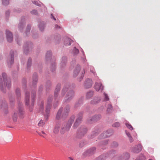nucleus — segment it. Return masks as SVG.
I'll return each instance as SVG.
<instances>
[{
  "label": "nucleus",
  "mask_w": 160,
  "mask_h": 160,
  "mask_svg": "<svg viewBox=\"0 0 160 160\" xmlns=\"http://www.w3.org/2000/svg\"><path fill=\"white\" fill-rule=\"evenodd\" d=\"M69 110V106H67L63 112L61 116V113L62 111V108H60L58 110L56 116V118L57 119H59L62 116V117H65L68 115Z\"/></svg>",
  "instance_id": "f257e3e1"
},
{
  "label": "nucleus",
  "mask_w": 160,
  "mask_h": 160,
  "mask_svg": "<svg viewBox=\"0 0 160 160\" xmlns=\"http://www.w3.org/2000/svg\"><path fill=\"white\" fill-rule=\"evenodd\" d=\"M74 119V116L72 117L70 119V121L65 126H63L61 129V132L62 134H63L65 132L69 130L72 123V122Z\"/></svg>",
  "instance_id": "f03ea898"
},
{
  "label": "nucleus",
  "mask_w": 160,
  "mask_h": 160,
  "mask_svg": "<svg viewBox=\"0 0 160 160\" xmlns=\"http://www.w3.org/2000/svg\"><path fill=\"white\" fill-rule=\"evenodd\" d=\"M2 76L3 78V79L4 82L5 84H6V87L8 88H9L11 85V81L10 79H6V74L5 73H3L2 74Z\"/></svg>",
  "instance_id": "7ed1b4c3"
},
{
  "label": "nucleus",
  "mask_w": 160,
  "mask_h": 160,
  "mask_svg": "<svg viewBox=\"0 0 160 160\" xmlns=\"http://www.w3.org/2000/svg\"><path fill=\"white\" fill-rule=\"evenodd\" d=\"M6 37L8 42H11L13 40V36L12 33L9 31H6Z\"/></svg>",
  "instance_id": "20e7f679"
},
{
  "label": "nucleus",
  "mask_w": 160,
  "mask_h": 160,
  "mask_svg": "<svg viewBox=\"0 0 160 160\" xmlns=\"http://www.w3.org/2000/svg\"><path fill=\"white\" fill-rule=\"evenodd\" d=\"M92 85V81L91 79H87L85 81L84 83L85 88H91Z\"/></svg>",
  "instance_id": "39448f33"
},
{
  "label": "nucleus",
  "mask_w": 160,
  "mask_h": 160,
  "mask_svg": "<svg viewBox=\"0 0 160 160\" xmlns=\"http://www.w3.org/2000/svg\"><path fill=\"white\" fill-rule=\"evenodd\" d=\"M94 88L97 91H98L101 89L102 91L103 89V87L102 86L101 83L97 82L95 84Z\"/></svg>",
  "instance_id": "423d86ee"
},
{
  "label": "nucleus",
  "mask_w": 160,
  "mask_h": 160,
  "mask_svg": "<svg viewBox=\"0 0 160 160\" xmlns=\"http://www.w3.org/2000/svg\"><path fill=\"white\" fill-rule=\"evenodd\" d=\"M142 146L140 144H139L135 146L133 149L132 150L134 152L138 153L142 150Z\"/></svg>",
  "instance_id": "0eeeda50"
},
{
  "label": "nucleus",
  "mask_w": 160,
  "mask_h": 160,
  "mask_svg": "<svg viewBox=\"0 0 160 160\" xmlns=\"http://www.w3.org/2000/svg\"><path fill=\"white\" fill-rule=\"evenodd\" d=\"M80 116L77 118L76 121L74 124V128L77 127L79 124L81 122V121L82 120V113H80Z\"/></svg>",
  "instance_id": "6e6552de"
},
{
  "label": "nucleus",
  "mask_w": 160,
  "mask_h": 160,
  "mask_svg": "<svg viewBox=\"0 0 160 160\" xmlns=\"http://www.w3.org/2000/svg\"><path fill=\"white\" fill-rule=\"evenodd\" d=\"M74 92L72 91H70L67 94L66 99L67 100H69L71 99L74 96Z\"/></svg>",
  "instance_id": "1a4fd4ad"
},
{
  "label": "nucleus",
  "mask_w": 160,
  "mask_h": 160,
  "mask_svg": "<svg viewBox=\"0 0 160 160\" xmlns=\"http://www.w3.org/2000/svg\"><path fill=\"white\" fill-rule=\"evenodd\" d=\"M60 127V125L59 123L56 125L53 130L54 133L55 134L58 133L59 131Z\"/></svg>",
  "instance_id": "9d476101"
},
{
  "label": "nucleus",
  "mask_w": 160,
  "mask_h": 160,
  "mask_svg": "<svg viewBox=\"0 0 160 160\" xmlns=\"http://www.w3.org/2000/svg\"><path fill=\"white\" fill-rule=\"evenodd\" d=\"M29 93L26 92L25 94V102L26 105H28L29 104Z\"/></svg>",
  "instance_id": "9b49d317"
},
{
  "label": "nucleus",
  "mask_w": 160,
  "mask_h": 160,
  "mask_svg": "<svg viewBox=\"0 0 160 160\" xmlns=\"http://www.w3.org/2000/svg\"><path fill=\"white\" fill-rule=\"evenodd\" d=\"M101 118V116L99 115H95L91 119V122H95Z\"/></svg>",
  "instance_id": "f8f14e48"
},
{
  "label": "nucleus",
  "mask_w": 160,
  "mask_h": 160,
  "mask_svg": "<svg viewBox=\"0 0 160 160\" xmlns=\"http://www.w3.org/2000/svg\"><path fill=\"white\" fill-rule=\"evenodd\" d=\"M72 41L69 38H67L65 41L64 44L66 46L70 45Z\"/></svg>",
  "instance_id": "ddd939ff"
},
{
  "label": "nucleus",
  "mask_w": 160,
  "mask_h": 160,
  "mask_svg": "<svg viewBox=\"0 0 160 160\" xmlns=\"http://www.w3.org/2000/svg\"><path fill=\"white\" fill-rule=\"evenodd\" d=\"M80 70V67L79 66L77 67L74 72L73 75L74 77L76 76L79 73Z\"/></svg>",
  "instance_id": "4468645a"
},
{
  "label": "nucleus",
  "mask_w": 160,
  "mask_h": 160,
  "mask_svg": "<svg viewBox=\"0 0 160 160\" xmlns=\"http://www.w3.org/2000/svg\"><path fill=\"white\" fill-rule=\"evenodd\" d=\"M60 89V85H58L55 90V94H54V96L55 97H57V96L58 92V91H59Z\"/></svg>",
  "instance_id": "2eb2a0df"
},
{
  "label": "nucleus",
  "mask_w": 160,
  "mask_h": 160,
  "mask_svg": "<svg viewBox=\"0 0 160 160\" xmlns=\"http://www.w3.org/2000/svg\"><path fill=\"white\" fill-rule=\"evenodd\" d=\"M96 150V148L94 147L92 148H91L88 150L87 151V153L88 154H92Z\"/></svg>",
  "instance_id": "dca6fc26"
},
{
  "label": "nucleus",
  "mask_w": 160,
  "mask_h": 160,
  "mask_svg": "<svg viewBox=\"0 0 160 160\" xmlns=\"http://www.w3.org/2000/svg\"><path fill=\"white\" fill-rule=\"evenodd\" d=\"M93 95V92L91 91L87 92L86 95V98L87 99H89L92 97Z\"/></svg>",
  "instance_id": "f3484780"
},
{
  "label": "nucleus",
  "mask_w": 160,
  "mask_h": 160,
  "mask_svg": "<svg viewBox=\"0 0 160 160\" xmlns=\"http://www.w3.org/2000/svg\"><path fill=\"white\" fill-rule=\"evenodd\" d=\"M50 105L47 104V106L45 112L46 113L47 116L48 115V114H49L50 109Z\"/></svg>",
  "instance_id": "a211bd4d"
},
{
  "label": "nucleus",
  "mask_w": 160,
  "mask_h": 160,
  "mask_svg": "<svg viewBox=\"0 0 160 160\" xmlns=\"http://www.w3.org/2000/svg\"><path fill=\"white\" fill-rule=\"evenodd\" d=\"M2 3L4 5H6L9 4V0H2Z\"/></svg>",
  "instance_id": "6ab92c4d"
},
{
  "label": "nucleus",
  "mask_w": 160,
  "mask_h": 160,
  "mask_svg": "<svg viewBox=\"0 0 160 160\" xmlns=\"http://www.w3.org/2000/svg\"><path fill=\"white\" fill-rule=\"evenodd\" d=\"M125 125L130 130H132L133 129V128L131 124L128 123H126Z\"/></svg>",
  "instance_id": "aec40b11"
},
{
  "label": "nucleus",
  "mask_w": 160,
  "mask_h": 160,
  "mask_svg": "<svg viewBox=\"0 0 160 160\" xmlns=\"http://www.w3.org/2000/svg\"><path fill=\"white\" fill-rule=\"evenodd\" d=\"M30 28L31 26L30 25H28L26 31V32L27 35L29 33Z\"/></svg>",
  "instance_id": "412c9836"
},
{
  "label": "nucleus",
  "mask_w": 160,
  "mask_h": 160,
  "mask_svg": "<svg viewBox=\"0 0 160 160\" xmlns=\"http://www.w3.org/2000/svg\"><path fill=\"white\" fill-rule=\"evenodd\" d=\"M35 92H34L33 93H32V105H33V102H34V99L35 98Z\"/></svg>",
  "instance_id": "4be33fe9"
},
{
  "label": "nucleus",
  "mask_w": 160,
  "mask_h": 160,
  "mask_svg": "<svg viewBox=\"0 0 160 160\" xmlns=\"http://www.w3.org/2000/svg\"><path fill=\"white\" fill-rule=\"evenodd\" d=\"M108 132H106L103 134H101V136L103 138H105L109 136V135H107Z\"/></svg>",
  "instance_id": "5701e85b"
},
{
  "label": "nucleus",
  "mask_w": 160,
  "mask_h": 160,
  "mask_svg": "<svg viewBox=\"0 0 160 160\" xmlns=\"http://www.w3.org/2000/svg\"><path fill=\"white\" fill-rule=\"evenodd\" d=\"M12 118L13 120L14 121H16L17 120V113H14V114L12 115Z\"/></svg>",
  "instance_id": "b1692460"
},
{
  "label": "nucleus",
  "mask_w": 160,
  "mask_h": 160,
  "mask_svg": "<svg viewBox=\"0 0 160 160\" xmlns=\"http://www.w3.org/2000/svg\"><path fill=\"white\" fill-rule=\"evenodd\" d=\"M39 28H40V29L41 31H42L44 28V25L42 23H41L39 25Z\"/></svg>",
  "instance_id": "393cba45"
},
{
  "label": "nucleus",
  "mask_w": 160,
  "mask_h": 160,
  "mask_svg": "<svg viewBox=\"0 0 160 160\" xmlns=\"http://www.w3.org/2000/svg\"><path fill=\"white\" fill-rule=\"evenodd\" d=\"M51 52L50 51H48L47 52L46 55V57L47 59L48 58H49L51 57Z\"/></svg>",
  "instance_id": "a878e982"
},
{
  "label": "nucleus",
  "mask_w": 160,
  "mask_h": 160,
  "mask_svg": "<svg viewBox=\"0 0 160 160\" xmlns=\"http://www.w3.org/2000/svg\"><path fill=\"white\" fill-rule=\"evenodd\" d=\"M31 64V58H29L28 60V61L27 63V67H29Z\"/></svg>",
  "instance_id": "bb28decb"
},
{
  "label": "nucleus",
  "mask_w": 160,
  "mask_h": 160,
  "mask_svg": "<svg viewBox=\"0 0 160 160\" xmlns=\"http://www.w3.org/2000/svg\"><path fill=\"white\" fill-rule=\"evenodd\" d=\"M120 126V124L119 122H116L113 125V126L115 127H118Z\"/></svg>",
  "instance_id": "cd10ccee"
},
{
  "label": "nucleus",
  "mask_w": 160,
  "mask_h": 160,
  "mask_svg": "<svg viewBox=\"0 0 160 160\" xmlns=\"http://www.w3.org/2000/svg\"><path fill=\"white\" fill-rule=\"evenodd\" d=\"M16 92L17 95L19 96L20 95V90L19 89H17L16 91Z\"/></svg>",
  "instance_id": "c85d7f7f"
},
{
  "label": "nucleus",
  "mask_w": 160,
  "mask_h": 160,
  "mask_svg": "<svg viewBox=\"0 0 160 160\" xmlns=\"http://www.w3.org/2000/svg\"><path fill=\"white\" fill-rule=\"evenodd\" d=\"M104 95L105 96V100L106 101H108L109 100V97L107 94L105 93H104Z\"/></svg>",
  "instance_id": "c756f323"
},
{
  "label": "nucleus",
  "mask_w": 160,
  "mask_h": 160,
  "mask_svg": "<svg viewBox=\"0 0 160 160\" xmlns=\"http://www.w3.org/2000/svg\"><path fill=\"white\" fill-rule=\"evenodd\" d=\"M14 60V55L13 54H12L11 55V61L10 62V64H11L13 62Z\"/></svg>",
  "instance_id": "7c9ffc66"
},
{
  "label": "nucleus",
  "mask_w": 160,
  "mask_h": 160,
  "mask_svg": "<svg viewBox=\"0 0 160 160\" xmlns=\"http://www.w3.org/2000/svg\"><path fill=\"white\" fill-rule=\"evenodd\" d=\"M19 114L20 116H21L23 114L24 112L23 111V109L22 108H20L19 109Z\"/></svg>",
  "instance_id": "2f4dec72"
},
{
  "label": "nucleus",
  "mask_w": 160,
  "mask_h": 160,
  "mask_svg": "<svg viewBox=\"0 0 160 160\" xmlns=\"http://www.w3.org/2000/svg\"><path fill=\"white\" fill-rule=\"evenodd\" d=\"M44 124V123L43 122V121L42 120H41L39 123H38V125L39 126H42Z\"/></svg>",
  "instance_id": "473e14b6"
},
{
  "label": "nucleus",
  "mask_w": 160,
  "mask_h": 160,
  "mask_svg": "<svg viewBox=\"0 0 160 160\" xmlns=\"http://www.w3.org/2000/svg\"><path fill=\"white\" fill-rule=\"evenodd\" d=\"M67 88H64L62 90V94H64L65 93V91H67Z\"/></svg>",
  "instance_id": "72a5a7b5"
},
{
  "label": "nucleus",
  "mask_w": 160,
  "mask_h": 160,
  "mask_svg": "<svg viewBox=\"0 0 160 160\" xmlns=\"http://www.w3.org/2000/svg\"><path fill=\"white\" fill-rule=\"evenodd\" d=\"M31 13L32 14H37V10H33L32 11H31Z\"/></svg>",
  "instance_id": "f704fd0d"
},
{
  "label": "nucleus",
  "mask_w": 160,
  "mask_h": 160,
  "mask_svg": "<svg viewBox=\"0 0 160 160\" xmlns=\"http://www.w3.org/2000/svg\"><path fill=\"white\" fill-rule=\"evenodd\" d=\"M112 108V106L111 105H109L108 108L107 109V110L108 111H109L110 110H111Z\"/></svg>",
  "instance_id": "c9c22d12"
},
{
  "label": "nucleus",
  "mask_w": 160,
  "mask_h": 160,
  "mask_svg": "<svg viewBox=\"0 0 160 160\" xmlns=\"http://www.w3.org/2000/svg\"><path fill=\"white\" fill-rule=\"evenodd\" d=\"M126 133L128 136L129 137L131 136L130 133L129 132H128L127 131H126Z\"/></svg>",
  "instance_id": "e433bc0d"
},
{
  "label": "nucleus",
  "mask_w": 160,
  "mask_h": 160,
  "mask_svg": "<svg viewBox=\"0 0 160 160\" xmlns=\"http://www.w3.org/2000/svg\"><path fill=\"white\" fill-rule=\"evenodd\" d=\"M33 3L34 4H35V5H37V6H39V5H40V4H39V3H38V2L37 1H34L33 2Z\"/></svg>",
  "instance_id": "4c0bfd02"
},
{
  "label": "nucleus",
  "mask_w": 160,
  "mask_h": 160,
  "mask_svg": "<svg viewBox=\"0 0 160 160\" xmlns=\"http://www.w3.org/2000/svg\"><path fill=\"white\" fill-rule=\"evenodd\" d=\"M128 138H129V140L130 142H133V140L132 138V137L131 136V137H129Z\"/></svg>",
  "instance_id": "58836bf2"
},
{
  "label": "nucleus",
  "mask_w": 160,
  "mask_h": 160,
  "mask_svg": "<svg viewBox=\"0 0 160 160\" xmlns=\"http://www.w3.org/2000/svg\"><path fill=\"white\" fill-rule=\"evenodd\" d=\"M51 18H52L54 20H56V19L52 15V14H51Z\"/></svg>",
  "instance_id": "ea45409f"
},
{
  "label": "nucleus",
  "mask_w": 160,
  "mask_h": 160,
  "mask_svg": "<svg viewBox=\"0 0 160 160\" xmlns=\"http://www.w3.org/2000/svg\"><path fill=\"white\" fill-rule=\"evenodd\" d=\"M6 14L7 15H8L9 14V11H7L6 12Z\"/></svg>",
  "instance_id": "a19ab883"
},
{
  "label": "nucleus",
  "mask_w": 160,
  "mask_h": 160,
  "mask_svg": "<svg viewBox=\"0 0 160 160\" xmlns=\"http://www.w3.org/2000/svg\"><path fill=\"white\" fill-rule=\"evenodd\" d=\"M98 101H95V102H92V103H93V104H96L97 103H98Z\"/></svg>",
  "instance_id": "79ce46f5"
},
{
  "label": "nucleus",
  "mask_w": 160,
  "mask_h": 160,
  "mask_svg": "<svg viewBox=\"0 0 160 160\" xmlns=\"http://www.w3.org/2000/svg\"><path fill=\"white\" fill-rule=\"evenodd\" d=\"M75 50L77 53H78L79 52V50L78 49L75 48Z\"/></svg>",
  "instance_id": "37998d69"
},
{
  "label": "nucleus",
  "mask_w": 160,
  "mask_h": 160,
  "mask_svg": "<svg viewBox=\"0 0 160 160\" xmlns=\"http://www.w3.org/2000/svg\"><path fill=\"white\" fill-rule=\"evenodd\" d=\"M68 158L70 160H73V159L71 157H69Z\"/></svg>",
  "instance_id": "c03bdc74"
},
{
  "label": "nucleus",
  "mask_w": 160,
  "mask_h": 160,
  "mask_svg": "<svg viewBox=\"0 0 160 160\" xmlns=\"http://www.w3.org/2000/svg\"><path fill=\"white\" fill-rule=\"evenodd\" d=\"M91 72H92V73H94V72H95V71H94V70H92H92H91Z\"/></svg>",
  "instance_id": "a18cd8bd"
},
{
  "label": "nucleus",
  "mask_w": 160,
  "mask_h": 160,
  "mask_svg": "<svg viewBox=\"0 0 160 160\" xmlns=\"http://www.w3.org/2000/svg\"><path fill=\"white\" fill-rule=\"evenodd\" d=\"M83 76H84V73H82V75H81V77H82V78L83 77Z\"/></svg>",
  "instance_id": "49530a36"
},
{
  "label": "nucleus",
  "mask_w": 160,
  "mask_h": 160,
  "mask_svg": "<svg viewBox=\"0 0 160 160\" xmlns=\"http://www.w3.org/2000/svg\"><path fill=\"white\" fill-rule=\"evenodd\" d=\"M37 75H36L35 76V82H36L37 81Z\"/></svg>",
  "instance_id": "de8ad7c7"
},
{
  "label": "nucleus",
  "mask_w": 160,
  "mask_h": 160,
  "mask_svg": "<svg viewBox=\"0 0 160 160\" xmlns=\"http://www.w3.org/2000/svg\"><path fill=\"white\" fill-rule=\"evenodd\" d=\"M43 103L42 104V106H40V108H43Z\"/></svg>",
  "instance_id": "09e8293b"
},
{
  "label": "nucleus",
  "mask_w": 160,
  "mask_h": 160,
  "mask_svg": "<svg viewBox=\"0 0 160 160\" xmlns=\"http://www.w3.org/2000/svg\"><path fill=\"white\" fill-rule=\"evenodd\" d=\"M42 134H45V132H43V131H42Z\"/></svg>",
  "instance_id": "8fccbe9b"
},
{
  "label": "nucleus",
  "mask_w": 160,
  "mask_h": 160,
  "mask_svg": "<svg viewBox=\"0 0 160 160\" xmlns=\"http://www.w3.org/2000/svg\"><path fill=\"white\" fill-rule=\"evenodd\" d=\"M101 156H100L98 158H101Z\"/></svg>",
  "instance_id": "3c124183"
},
{
  "label": "nucleus",
  "mask_w": 160,
  "mask_h": 160,
  "mask_svg": "<svg viewBox=\"0 0 160 160\" xmlns=\"http://www.w3.org/2000/svg\"><path fill=\"white\" fill-rule=\"evenodd\" d=\"M24 52L25 53V49H24Z\"/></svg>",
  "instance_id": "603ef678"
},
{
  "label": "nucleus",
  "mask_w": 160,
  "mask_h": 160,
  "mask_svg": "<svg viewBox=\"0 0 160 160\" xmlns=\"http://www.w3.org/2000/svg\"><path fill=\"white\" fill-rule=\"evenodd\" d=\"M127 155L128 156H129V155H128V154H127Z\"/></svg>",
  "instance_id": "864d4df0"
},
{
  "label": "nucleus",
  "mask_w": 160,
  "mask_h": 160,
  "mask_svg": "<svg viewBox=\"0 0 160 160\" xmlns=\"http://www.w3.org/2000/svg\"><path fill=\"white\" fill-rule=\"evenodd\" d=\"M149 160H152V159H149Z\"/></svg>",
  "instance_id": "5fc2aeb1"
}]
</instances>
